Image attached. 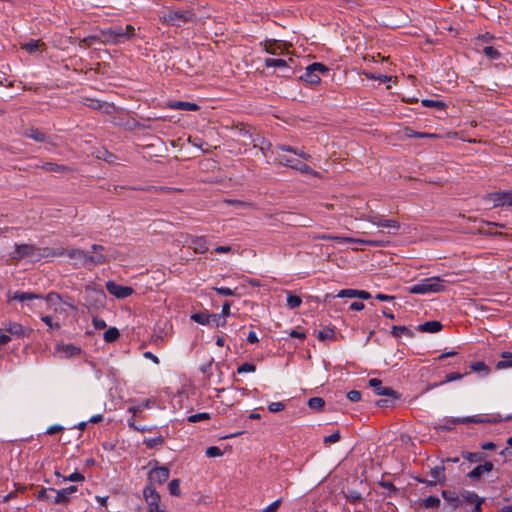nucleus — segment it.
Wrapping results in <instances>:
<instances>
[{"label":"nucleus","instance_id":"obj_6","mask_svg":"<svg viewBox=\"0 0 512 512\" xmlns=\"http://www.w3.org/2000/svg\"><path fill=\"white\" fill-rule=\"evenodd\" d=\"M3 329L9 333L11 339L13 337L17 339L29 337L31 333V329L26 328L22 324L11 320L3 323Z\"/></svg>","mask_w":512,"mask_h":512},{"label":"nucleus","instance_id":"obj_31","mask_svg":"<svg viewBox=\"0 0 512 512\" xmlns=\"http://www.w3.org/2000/svg\"><path fill=\"white\" fill-rule=\"evenodd\" d=\"M277 160L281 165L290 167L295 170H296L295 164H297V161H300L299 159H294V158L288 157L286 155H281V154H279L277 156Z\"/></svg>","mask_w":512,"mask_h":512},{"label":"nucleus","instance_id":"obj_37","mask_svg":"<svg viewBox=\"0 0 512 512\" xmlns=\"http://www.w3.org/2000/svg\"><path fill=\"white\" fill-rule=\"evenodd\" d=\"M483 53L490 60H496L500 57V52L493 46H485Z\"/></svg>","mask_w":512,"mask_h":512},{"label":"nucleus","instance_id":"obj_46","mask_svg":"<svg viewBox=\"0 0 512 512\" xmlns=\"http://www.w3.org/2000/svg\"><path fill=\"white\" fill-rule=\"evenodd\" d=\"M208 419H210V415L206 412L192 414L188 417V421L192 422V423L200 422V421L208 420Z\"/></svg>","mask_w":512,"mask_h":512},{"label":"nucleus","instance_id":"obj_29","mask_svg":"<svg viewBox=\"0 0 512 512\" xmlns=\"http://www.w3.org/2000/svg\"><path fill=\"white\" fill-rule=\"evenodd\" d=\"M491 200L495 207L506 206V191L491 194Z\"/></svg>","mask_w":512,"mask_h":512},{"label":"nucleus","instance_id":"obj_12","mask_svg":"<svg viewBox=\"0 0 512 512\" xmlns=\"http://www.w3.org/2000/svg\"><path fill=\"white\" fill-rule=\"evenodd\" d=\"M430 479H421L418 478L417 480L422 483H426L427 485H435V484H442L445 481V466L444 465H437L433 468H431L429 472Z\"/></svg>","mask_w":512,"mask_h":512},{"label":"nucleus","instance_id":"obj_26","mask_svg":"<svg viewBox=\"0 0 512 512\" xmlns=\"http://www.w3.org/2000/svg\"><path fill=\"white\" fill-rule=\"evenodd\" d=\"M442 324L438 321H428L419 326V329L424 332L435 333L440 331Z\"/></svg>","mask_w":512,"mask_h":512},{"label":"nucleus","instance_id":"obj_40","mask_svg":"<svg viewBox=\"0 0 512 512\" xmlns=\"http://www.w3.org/2000/svg\"><path fill=\"white\" fill-rule=\"evenodd\" d=\"M119 331L115 327H111L104 333V340L106 342H113L119 337Z\"/></svg>","mask_w":512,"mask_h":512},{"label":"nucleus","instance_id":"obj_15","mask_svg":"<svg viewBox=\"0 0 512 512\" xmlns=\"http://www.w3.org/2000/svg\"><path fill=\"white\" fill-rule=\"evenodd\" d=\"M144 499L149 506L148 510H153L159 507L160 495L156 491L155 487L146 486L143 491Z\"/></svg>","mask_w":512,"mask_h":512},{"label":"nucleus","instance_id":"obj_38","mask_svg":"<svg viewBox=\"0 0 512 512\" xmlns=\"http://www.w3.org/2000/svg\"><path fill=\"white\" fill-rule=\"evenodd\" d=\"M168 490H169V493H170L172 496H180V495H181V490H180V480H179V479H173V480L168 484Z\"/></svg>","mask_w":512,"mask_h":512},{"label":"nucleus","instance_id":"obj_44","mask_svg":"<svg viewBox=\"0 0 512 512\" xmlns=\"http://www.w3.org/2000/svg\"><path fill=\"white\" fill-rule=\"evenodd\" d=\"M325 402L322 398L320 397H313V398H310L309 401H308V406L311 408V409H321L323 406H324Z\"/></svg>","mask_w":512,"mask_h":512},{"label":"nucleus","instance_id":"obj_25","mask_svg":"<svg viewBox=\"0 0 512 512\" xmlns=\"http://www.w3.org/2000/svg\"><path fill=\"white\" fill-rule=\"evenodd\" d=\"M41 321L47 325L48 332H50V333H52L54 331H58L61 328L60 322L55 321L54 318L50 315H42Z\"/></svg>","mask_w":512,"mask_h":512},{"label":"nucleus","instance_id":"obj_27","mask_svg":"<svg viewBox=\"0 0 512 512\" xmlns=\"http://www.w3.org/2000/svg\"><path fill=\"white\" fill-rule=\"evenodd\" d=\"M470 368L473 372L479 373L483 376L488 375L490 372L489 367L483 361H477V362L471 363Z\"/></svg>","mask_w":512,"mask_h":512},{"label":"nucleus","instance_id":"obj_10","mask_svg":"<svg viewBox=\"0 0 512 512\" xmlns=\"http://www.w3.org/2000/svg\"><path fill=\"white\" fill-rule=\"evenodd\" d=\"M109 255L106 253V248L102 245H92V252H88L87 265H99L107 261Z\"/></svg>","mask_w":512,"mask_h":512},{"label":"nucleus","instance_id":"obj_3","mask_svg":"<svg viewBox=\"0 0 512 512\" xmlns=\"http://www.w3.org/2000/svg\"><path fill=\"white\" fill-rule=\"evenodd\" d=\"M193 17L194 13L190 10L182 11L168 8L162 10L159 15L161 21L171 25H180L181 23L192 20Z\"/></svg>","mask_w":512,"mask_h":512},{"label":"nucleus","instance_id":"obj_34","mask_svg":"<svg viewBox=\"0 0 512 512\" xmlns=\"http://www.w3.org/2000/svg\"><path fill=\"white\" fill-rule=\"evenodd\" d=\"M301 304H302V299L299 296L293 295L290 292L287 293V306L290 309L298 308Z\"/></svg>","mask_w":512,"mask_h":512},{"label":"nucleus","instance_id":"obj_35","mask_svg":"<svg viewBox=\"0 0 512 512\" xmlns=\"http://www.w3.org/2000/svg\"><path fill=\"white\" fill-rule=\"evenodd\" d=\"M224 203L233 205L238 209H247V208L252 207V203L247 202V201L237 200V199H225Z\"/></svg>","mask_w":512,"mask_h":512},{"label":"nucleus","instance_id":"obj_43","mask_svg":"<svg viewBox=\"0 0 512 512\" xmlns=\"http://www.w3.org/2000/svg\"><path fill=\"white\" fill-rule=\"evenodd\" d=\"M41 167L45 171H49V172H60V171L65 170L64 166H61V165H58V164L52 163V162H45Z\"/></svg>","mask_w":512,"mask_h":512},{"label":"nucleus","instance_id":"obj_45","mask_svg":"<svg viewBox=\"0 0 512 512\" xmlns=\"http://www.w3.org/2000/svg\"><path fill=\"white\" fill-rule=\"evenodd\" d=\"M295 165H296V170L303 174L316 175V172L313 171V169L311 167H309L308 165H306L305 163H303L301 161H297V164H295Z\"/></svg>","mask_w":512,"mask_h":512},{"label":"nucleus","instance_id":"obj_51","mask_svg":"<svg viewBox=\"0 0 512 512\" xmlns=\"http://www.w3.org/2000/svg\"><path fill=\"white\" fill-rule=\"evenodd\" d=\"M382 228H389V229H398L400 227L399 222L392 219H384L383 222H381Z\"/></svg>","mask_w":512,"mask_h":512},{"label":"nucleus","instance_id":"obj_50","mask_svg":"<svg viewBox=\"0 0 512 512\" xmlns=\"http://www.w3.org/2000/svg\"><path fill=\"white\" fill-rule=\"evenodd\" d=\"M57 349H62L63 352L67 355H74L79 352V349L72 344L63 345L62 347L58 345Z\"/></svg>","mask_w":512,"mask_h":512},{"label":"nucleus","instance_id":"obj_20","mask_svg":"<svg viewBox=\"0 0 512 512\" xmlns=\"http://www.w3.org/2000/svg\"><path fill=\"white\" fill-rule=\"evenodd\" d=\"M189 247L192 248L194 252L200 254H203L208 251L207 241L204 237L192 238Z\"/></svg>","mask_w":512,"mask_h":512},{"label":"nucleus","instance_id":"obj_7","mask_svg":"<svg viewBox=\"0 0 512 512\" xmlns=\"http://www.w3.org/2000/svg\"><path fill=\"white\" fill-rule=\"evenodd\" d=\"M321 238L335 240L340 243L349 242V243H357V244H366V245L375 246V247H384L386 244L385 241L376 240V239L351 238V237L330 236V235H323Z\"/></svg>","mask_w":512,"mask_h":512},{"label":"nucleus","instance_id":"obj_58","mask_svg":"<svg viewBox=\"0 0 512 512\" xmlns=\"http://www.w3.org/2000/svg\"><path fill=\"white\" fill-rule=\"evenodd\" d=\"M92 323H93V326L95 327V329H97V330H102V329L106 328V326H107L106 322L103 319L98 318V317H93Z\"/></svg>","mask_w":512,"mask_h":512},{"label":"nucleus","instance_id":"obj_59","mask_svg":"<svg viewBox=\"0 0 512 512\" xmlns=\"http://www.w3.org/2000/svg\"><path fill=\"white\" fill-rule=\"evenodd\" d=\"M214 290L223 296H232L234 295V290L227 287H214Z\"/></svg>","mask_w":512,"mask_h":512},{"label":"nucleus","instance_id":"obj_22","mask_svg":"<svg viewBox=\"0 0 512 512\" xmlns=\"http://www.w3.org/2000/svg\"><path fill=\"white\" fill-rule=\"evenodd\" d=\"M15 298H17V301L20 303L30 306L33 300L40 299L42 297L39 294L33 292L16 291Z\"/></svg>","mask_w":512,"mask_h":512},{"label":"nucleus","instance_id":"obj_63","mask_svg":"<svg viewBox=\"0 0 512 512\" xmlns=\"http://www.w3.org/2000/svg\"><path fill=\"white\" fill-rule=\"evenodd\" d=\"M280 503H281V500L278 499V500L274 501L273 503H271L268 507H266L261 512H276Z\"/></svg>","mask_w":512,"mask_h":512},{"label":"nucleus","instance_id":"obj_62","mask_svg":"<svg viewBox=\"0 0 512 512\" xmlns=\"http://www.w3.org/2000/svg\"><path fill=\"white\" fill-rule=\"evenodd\" d=\"M211 323H213L214 326H222L225 324V319L222 318L220 315H211Z\"/></svg>","mask_w":512,"mask_h":512},{"label":"nucleus","instance_id":"obj_42","mask_svg":"<svg viewBox=\"0 0 512 512\" xmlns=\"http://www.w3.org/2000/svg\"><path fill=\"white\" fill-rule=\"evenodd\" d=\"M440 504V499L437 496H429L423 500V506L425 508H435Z\"/></svg>","mask_w":512,"mask_h":512},{"label":"nucleus","instance_id":"obj_17","mask_svg":"<svg viewBox=\"0 0 512 512\" xmlns=\"http://www.w3.org/2000/svg\"><path fill=\"white\" fill-rule=\"evenodd\" d=\"M77 491V486L71 485L61 490H55V496H53V502L56 504H64L69 501L70 495Z\"/></svg>","mask_w":512,"mask_h":512},{"label":"nucleus","instance_id":"obj_33","mask_svg":"<svg viewBox=\"0 0 512 512\" xmlns=\"http://www.w3.org/2000/svg\"><path fill=\"white\" fill-rule=\"evenodd\" d=\"M391 334L394 337L407 336L412 337V332L405 326H393L391 330Z\"/></svg>","mask_w":512,"mask_h":512},{"label":"nucleus","instance_id":"obj_30","mask_svg":"<svg viewBox=\"0 0 512 512\" xmlns=\"http://www.w3.org/2000/svg\"><path fill=\"white\" fill-rule=\"evenodd\" d=\"M143 443L147 448L152 449L155 447L162 446L164 444V438L161 435L151 438H145Z\"/></svg>","mask_w":512,"mask_h":512},{"label":"nucleus","instance_id":"obj_48","mask_svg":"<svg viewBox=\"0 0 512 512\" xmlns=\"http://www.w3.org/2000/svg\"><path fill=\"white\" fill-rule=\"evenodd\" d=\"M265 50L269 54L277 55V54L281 53V51H280L281 50V45L277 44L276 42L269 43V44H266Z\"/></svg>","mask_w":512,"mask_h":512},{"label":"nucleus","instance_id":"obj_55","mask_svg":"<svg viewBox=\"0 0 512 512\" xmlns=\"http://www.w3.org/2000/svg\"><path fill=\"white\" fill-rule=\"evenodd\" d=\"M63 479L64 481L81 482L84 480V476L81 473L74 472Z\"/></svg>","mask_w":512,"mask_h":512},{"label":"nucleus","instance_id":"obj_8","mask_svg":"<svg viewBox=\"0 0 512 512\" xmlns=\"http://www.w3.org/2000/svg\"><path fill=\"white\" fill-rule=\"evenodd\" d=\"M38 249L31 244H15L13 251L9 253V259L21 260L28 257H34Z\"/></svg>","mask_w":512,"mask_h":512},{"label":"nucleus","instance_id":"obj_24","mask_svg":"<svg viewBox=\"0 0 512 512\" xmlns=\"http://www.w3.org/2000/svg\"><path fill=\"white\" fill-rule=\"evenodd\" d=\"M170 107L172 109H178V110H186V111H196L198 110V105L191 102L186 101H175L170 104Z\"/></svg>","mask_w":512,"mask_h":512},{"label":"nucleus","instance_id":"obj_60","mask_svg":"<svg viewBox=\"0 0 512 512\" xmlns=\"http://www.w3.org/2000/svg\"><path fill=\"white\" fill-rule=\"evenodd\" d=\"M422 104L424 106H427V107H430V106L441 107V108L445 107V103L444 102L436 101V100H430V99L423 100Z\"/></svg>","mask_w":512,"mask_h":512},{"label":"nucleus","instance_id":"obj_54","mask_svg":"<svg viewBox=\"0 0 512 512\" xmlns=\"http://www.w3.org/2000/svg\"><path fill=\"white\" fill-rule=\"evenodd\" d=\"M285 408V405L282 402H271L268 405V410L272 413H277L282 411Z\"/></svg>","mask_w":512,"mask_h":512},{"label":"nucleus","instance_id":"obj_23","mask_svg":"<svg viewBox=\"0 0 512 512\" xmlns=\"http://www.w3.org/2000/svg\"><path fill=\"white\" fill-rule=\"evenodd\" d=\"M24 135L37 142H45L47 140L45 134L35 127L27 128L24 132Z\"/></svg>","mask_w":512,"mask_h":512},{"label":"nucleus","instance_id":"obj_56","mask_svg":"<svg viewBox=\"0 0 512 512\" xmlns=\"http://www.w3.org/2000/svg\"><path fill=\"white\" fill-rule=\"evenodd\" d=\"M347 398L351 402H358L361 399V392L358 390H351L347 393Z\"/></svg>","mask_w":512,"mask_h":512},{"label":"nucleus","instance_id":"obj_2","mask_svg":"<svg viewBox=\"0 0 512 512\" xmlns=\"http://www.w3.org/2000/svg\"><path fill=\"white\" fill-rule=\"evenodd\" d=\"M444 288L443 281L438 277L422 279L418 283L409 287V292L413 294L435 293Z\"/></svg>","mask_w":512,"mask_h":512},{"label":"nucleus","instance_id":"obj_39","mask_svg":"<svg viewBox=\"0 0 512 512\" xmlns=\"http://www.w3.org/2000/svg\"><path fill=\"white\" fill-rule=\"evenodd\" d=\"M317 338L321 341L333 340L335 338V331L333 329H324L318 332Z\"/></svg>","mask_w":512,"mask_h":512},{"label":"nucleus","instance_id":"obj_52","mask_svg":"<svg viewBox=\"0 0 512 512\" xmlns=\"http://www.w3.org/2000/svg\"><path fill=\"white\" fill-rule=\"evenodd\" d=\"M222 455H223V452L217 446H210L206 450V456H208V457H219Z\"/></svg>","mask_w":512,"mask_h":512},{"label":"nucleus","instance_id":"obj_47","mask_svg":"<svg viewBox=\"0 0 512 512\" xmlns=\"http://www.w3.org/2000/svg\"><path fill=\"white\" fill-rule=\"evenodd\" d=\"M40 41L39 40H31L23 45V48L29 52L33 53L39 49Z\"/></svg>","mask_w":512,"mask_h":512},{"label":"nucleus","instance_id":"obj_9","mask_svg":"<svg viewBox=\"0 0 512 512\" xmlns=\"http://www.w3.org/2000/svg\"><path fill=\"white\" fill-rule=\"evenodd\" d=\"M114 36L117 40V45H120L132 40L136 36V29L130 24H127L125 27L114 25Z\"/></svg>","mask_w":512,"mask_h":512},{"label":"nucleus","instance_id":"obj_32","mask_svg":"<svg viewBox=\"0 0 512 512\" xmlns=\"http://www.w3.org/2000/svg\"><path fill=\"white\" fill-rule=\"evenodd\" d=\"M191 319L201 325L211 323V315L206 313H194L191 315Z\"/></svg>","mask_w":512,"mask_h":512},{"label":"nucleus","instance_id":"obj_61","mask_svg":"<svg viewBox=\"0 0 512 512\" xmlns=\"http://www.w3.org/2000/svg\"><path fill=\"white\" fill-rule=\"evenodd\" d=\"M340 440L339 431L334 432L333 434L324 437V443H336Z\"/></svg>","mask_w":512,"mask_h":512},{"label":"nucleus","instance_id":"obj_13","mask_svg":"<svg viewBox=\"0 0 512 512\" xmlns=\"http://www.w3.org/2000/svg\"><path fill=\"white\" fill-rule=\"evenodd\" d=\"M369 387L373 388L377 395L387 396L393 399H398L399 396L396 391L390 387H384L382 381L377 378H372L368 381Z\"/></svg>","mask_w":512,"mask_h":512},{"label":"nucleus","instance_id":"obj_36","mask_svg":"<svg viewBox=\"0 0 512 512\" xmlns=\"http://www.w3.org/2000/svg\"><path fill=\"white\" fill-rule=\"evenodd\" d=\"M364 220L370 222L371 224L377 226V227H380L381 226V222H383V218L382 216L378 215V214H375V213H369V214H366L362 217Z\"/></svg>","mask_w":512,"mask_h":512},{"label":"nucleus","instance_id":"obj_28","mask_svg":"<svg viewBox=\"0 0 512 512\" xmlns=\"http://www.w3.org/2000/svg\"><path fill=\"white\" fill-rule=\"evenodd\" d=\"M264 64L266 67H273V68H287L288 67V62L285 59L266 58L264 60Z\"/></svg>","mask_w":512,"mask_h":512},{"label":"nucleus","instance_id":"obj_1","mask_svg":"<svg viewBox=\"0 0 512 512\" xmlns=\"http://www.w3.org/2000/svg\"><path fill=\"white\" fill-rule=\"evenodd\" d=\"M484 502L474 492H464L456 499L450 497V507L458 508L460 512H481V505Z\"/></svg>","mask_w":512,"mask_h":512},{"label":"nucleus","instance_id":"obj_14","mask_svg":"<svg viewBox=\"0 0 512 512\" xmlns=\"http://www.w3.org/2000/svg\"><path fill=\"white\" fill-rule=\"evenodd\" d=\"M106 289L107 291L114 295L117 298H126L133 293V289L128 286H122L119 284H116L113 281H109L106 283Z\"/></svg>","mask_w":512,"mask_h":512},{"label":"nucleus","instance_id":"obj_53","mask_svg":"<svg viewBox=\"0 0 512 512\" xmlns=\"http://www.w3.org/2000/svg\"><path fill=\"white\" fill-rule=\"evenodd\" d=\"M337 297L339 298H355L356 297V289H343L340 290L337 294Z\"/></svg>","mask_w":512,"mask_h":512},{"label":"nucleus","instance_id":"obj_57","mask_svg":"<svg viewBox=\"0 0 512 512\" xmlns=\"http://www.w3.org/2000/svg\"><path fill=\"white\" fill-rule=\"evenodd\" d=\"M406 136L408 137H435L434 134H427V133H419L415 132L412 129H406Z\"/></svg>","mask_w":512,"mask_h":512},{"label":"nucleus","instance_id":"obj_4","mask_svg":"<svg viewBox=\"0 0 512 512\" xmlns=\"http://www.w3.org/2000/svg\"><path fill=\"white\" fill-rule=\"evenodd\" d=\"M327 72L328 68L325 65L315 62L306 67L305 72L300 76V79L311 85H315L320 82V75Z\"/></svg>","mask_w":512,"mask_h":512},{"label":"nucleus","instance_id":"obj_5","mask_svg":"<svg viewBox=\"0 0 512 512\" xmlns=\"http://www.w3.org/2000/svg\"><path fill=\"white\" fill-rule=\"evenodd\" d=\"M169 475H170V471H169L168 467H166V466L155 467V468L151 469L150 472L148 473V485L147 486L156 487L157 485H162L168 480Z\"/></svg>","mask_w":512,"mask_h":512},{"label":"nucleus","instance_id":"obj_49","mask_svg":"<svg viewBox=\"0 0 512 512\" xmlns=\"http://www.w3.org/2000/svg\"><path fill=\"white\" fill-rule=\"evenodd\" d=\"M255 370H256V366L254 364L245 362L238 367L237 372L239 374H242V373L254 372Z\"/></svg>","mask_w":512,"mask_h":512},{"label":"nucleus","instance_id":"obj_21","mask_svg":"<svg viewBox=\"0 0 512 512\" xmlns=\"http://www.w3.org/2000/svg\"><path fill=\"white\" fill-rule=\"evenodd\" d=\"M65 254L69 258H71L75 261H78L80 264L87 265L88 252L81 250V249H71V250L65 251Z\"/></svg>","mask_w":512,"mask_h":512},{"label":"nucleus","instance_id":"obj_41","mask_svg":"<svg viewBox=\"0 0 512 512\" xmlns=\"http://www.w3.org/2000/svg\"><path fill=\"white\" fill-rule=\"evenodd\" d=\"M55 492V489L53 488H49V489H41L38 491V494H37V498L39 500H44V501H53V497L51 496V493H54Z\"/></svg>","mask_w":512,"mask_h":512},{"label":"nucleus","instance_id":"obj_64","mask_svg":"<svg viewBox=\"0 0 512 512\" xmlns=\"http://www.w3.org/2000/svg\"><path fill=\"white\" fill-rule=\"evenodd\" d=\"M292 153L294 155L298 156L299 158H302V159H305V160H308V159L311 158V155L306 153V152H304L302 149L294 148Z\"/></svg>","mask_w":512,"mask_h":512},{"label":"nucleus","instance_id":"obj_11","mask_svg":"<svg viewBox=\"0 0 512 512\" xmlns=\"http://www.w3.org/2000/svg\"><path fill=\"white\" fill-rule=\"evenodd\" d=\"M96 40L100 41L103 44L117 45V40L114 36V25L109 28L101 30L99 37L90 36V37L84 39L83 42H87L88 45H90L91 43H93Z\"/></svg>","mask_w":512,"mask_h":512},{"label":"nucleus","instance_id":"obj_16","mask_svg":"<svg viewBox=\"0 0 512 512\" xmlns=\"http://www.w3.org/2000/svg\"><path fill=\"white\" fill-rule=\"evenodd\" d=\"M45 300L49 306V308L53 309L55 313H62L64 312V309L62 307L63 301L61 296L56 292H50L46 295ZM64 304H67L70 307H73V305L68 304L67 302H64Z\"/></svg>","mask_w":512,"mask_h":512},{"label":"nucleus","instance_id":"obj_19","mask_svg":"<svg viewBox=\"0 0 512 512\" xmlns=\"http://www.w3.org/2000/svg\"><path fill=\"white\" fill-rule=\"evenodd\" d=\"M493 469V464L492 462H485L484 464H481V465H478L476 466L473 470H471L468 474V476L472 479H478L480 478L483 474L485 473H489L490 471H492Z\"/></svg>","mask_w":512,"mask_h":512},{"label":"nucleus","instance_id":"obj_18","mask_svg":"<svg viewBox=\"0 0 512 512\" xmlns=\"http://www.w3.org/2000/svg\"><path fill=\"white\" fill-rule=\"evenodd\" d=\"M496 419L483 418L480 416H471V417H463V418H453L450 419V423L459 424V423H493L496 422Z\"/></svg>","mask_w":512,"mask_h":512}]
</instances>
